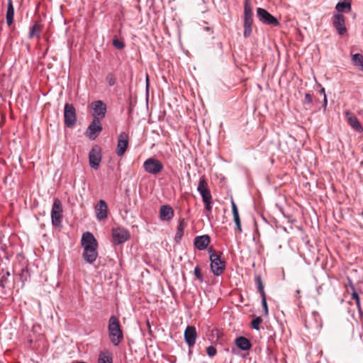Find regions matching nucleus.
<instances>
[{"instance_id": "cd10ccee", "label": "nucleus", "mask_w": 363, "mask_h": 363, "mask_svg": "<svg viewBox=\"0 0 363 363\" xmlns=\"http://www.w3.org/2000/svg\"><path fill=\"white\" fill-rule=\"evenodd\" d=\"M10 277V272L7 269L0 271V288H5V284Z\"/></svg>"}, {"instance_id": "a211bd4d", "label": "nucleus", "mask_w": 363, "mask_h": 363, "mask_svg": "<svg viewBox=\"0 0 363 363\" xmlns=\"http://www.w3.org/2000/svg\"><path fill=\"white\" fill-rule=\"evenodd\" d=\"M345 116L347 121V123L350 125L356 131L362 132L363 128L360 123L359 122L357 117L350 111H345Z\"/></svg>"}, {"instance_id": "bb28decb", "label": "nucleus", "mask_w": 363, "mask_h": 363, "mask_svg": "<svg viewBox=\"0 0 363 363\" xmlns=\"http://www.w3.org/2000/svg\"><path fill=\"white\" fill-rule=\"evenodd\" d=\"M185 228V224L184 220L179 222V225L177 227V230L174 237V240L176 242H179L184 233V230Z\"/></svg>"}, {"instance_id": "7c9ffc66", "label": "nucleus", "mask_w": 363, "mask_h": 363, "mask_svg": "<svg viewBox=\"0 0 363 363\" xmlns=\"http://www.w3.org/2000/svg\"><path fill=\"white\" fill-rule=\"evenodd\" d=\"M255 282L257 285V289L261 296L266 295L264 289V284L262 283V279L260 276H257L255 277Z\"/></svg>"}, {"instance_id": "f257e3e1", "label": "nucleus", "mask_w": 363, "mask_h": 363, "mask_svg": "<svg viewBox=\"0 0 363 363\" xmlns=\"http://www.w3.org/2000/svg\"><path fill=\"white\" fill-rule=\"evenodd\" d=\"M210 242L211 238L206 235V250L209 255L211 271L214 275L219 276L225 269V261L222 258V252L216 250L213 246L208 247Z\"/></svg>"}, {"instance_id": "4be33fe9", "label": "nucleus", "mask_w": 363, "mask_h": 363, "mask_svg": "<svg viewBox=\"0 0 363 363\" xmlns=\"http://www.w3.org/2000/svg\"><path fill=\"white\" fill-rule=\"evenodd\" d=\"M236 345L242 350H249L252 345L248 339L245 337H239L235 340Z\"/></svg>"}, {"instance_id": "1a4fd4ad", "label": "nucleus", "mask_w": 363, "mask_h": 363, "mask_svg": "<svg viewBox=\"0 0 363 363\" xmlns=\"http://www.w3.org/2000/svg\"><path fill=\"white\" fill-rule=\"evenodd\" d=\"M103 128L99 118H94L92 122L88 126L86 136L90 140H94L97 135L101 132Z\"/></svg>"}, {"instance_id": "4c0bfd02", "label": "nucleus", "mask_w": 363, "mask_h": 363, "mask_svg": "<svg viewBox=\"0 0 363 363\" xmlns=\"http://www.w3.org/2000/svg\"><path fill=\"white\" fill-rule=\"evenodd\" d=\"M106 82L109 84V86H113L116 84V79L113 74L109 73L107 74L106 77Z\"/></svg>"}, {"instance_id": "ea45409f", "label": "nucleus", "mask_w": 363, "mask_h": 363, "mask_svg": "<svg viewBox=\"0 0 363 363\" xmlns=\"http://www.w3.org/2000/svg\"><path fill=\"white\" fill-rule=\"evenodd\" d=\"M194 274L196 277V278H198L199 280L202 281L203 279H202L201 272V269L198 267H196L194 268Z\"/></svg>"}, {"instance_id": "58836bf2", "label": "nucleus", "mask_w": 363, "mask_h": 363, "mask_svg": "<svg viewBox=\"0 0 363 363\" xmlns=\"http://www.w3.org/2000/svg\"><path fill=\"white\" fill-rule=\"evenodd\" d=\"M261 296H262V306H263L264 311V315H268V306H267V303L266 295H263Z\"/></svg>"}, {"instance_id": "37998d69", "label": "nucleus", "mask_w": 363, "mask_h": 363, "mask_svg": "<svg viewBox=\"0 0 363 363\" xmlns=\"http://www.w3.org/2000/svg\"><path fill=\"white\" fill-rule=\"evenodd\" d=\"M205 30L208 31V30H210V28L208 27H206Z\"/></svg>"}, {"instance_id": "f8f14e48", "label": "nucleus", "mask_w": 363, "mask_h": 363, "mask_svg": "<svg viewBox=\"0 0 363 363\" xmlns=\"http://www.w3.org/2000/svg\"><path fill=\"white\" fill-rule=\"evenodd\" d=\"M333 24L337 33L342 35L347 32L345 26V18L342 14L336 13L333 16Z\"/></svg>"}, {"instance_id": "e433bc0d", "label": "nucleus", "mask_w": 363, "mask_h": 363, "mask_svg": "<svg viewBox=\"0 0 363 363\" xmlns=\"http://www.w3.org/2000/svg\"><path fill=\"white\" fill-rule=\"evenodd\" d=\"M206 350L208 355L211 357H214L217 353V350L214 346H209L206 349Z\"/></svg>"}, {"instance_id": "72a5a7b5", "label": "nucleus", "mask_w": 363, "mask_h": 363, "mask_svg": "<svg viewBox=\"0 0 363 363\" xmlns=\"http://www.w3.org/2000/svg\"><path fill=\"white\" fill-rule=\"evenodd\" d=\"M352 299L354 301L359 312L362 313V309H361V306H360V300H359V295L357 294V292L354 291L352 294Z\"/></svg>"}, {"instance_id": "9b49d317", "label": "nucleus", "mask_w": 363, "mask_h": 363, "mask_svg": "<svg viewBox=\"0 0 363 363\" xmlns=\"http://www.w3.org/2000/svg\"><path fill=\"white\" fill-rule=\"evenodd\" d=\"M128 145V135L122 132L120 133L118 138V144L116 148V155L119 157L123 155Z\"/></svg>"}, {"instance_id": "393cba45", "label": "nucleus", "mask_w": 363, "mask_h": 363, "mask_svg": "<svg viewBox=\"0 0 363 363\" xmlns=\"http://www.w3.org/2000/svg\"><path fill=\"white\" fill-rule=\"evenodd\" d=\"M41 30H42V26L39 23H35L30 28V33H29V38H32L34 37H37L38 38H40Z\"/></svg>"}, {"instance_id": "79ce46f5", "label": "nucleus", "mask_w": 363, "mask_h": 363, "mask_svg": "<svg viewBox=\"0 0 363 363\" xmlns=\"http://www.w3.org/2000/svg\"><path fill=\"white\" fill-rule=\"evenodd\" d=\"M320 92L323 94L324 96V100H323V107L325 108L326 106H327V103H328V101H327V97H326V94H325V89L324 88H322L321 90H320Z\"/></svg>"}, {"instance_id": "f3484780", "label": "nucleus", "mask_w": 363, "mask_h": 363, "mask_svg": "<svg viewBox=\"0 0 363 363\" xmlns=\"http://www.w3.org/2000/svg\"><path fill=\"white\" fill-rule=\"evenodd\" d=\"M98 247L83 248L82 257L89 264H93L98 257Z\"/></svg>"}, {"instance_id": "c9c22d12", "label": "nucleus", "mask_w": 363, "mask_h": 363, "mask_svg": "<svg viewBox=\"0 0 363 363\" xmlns=\"http://www.w3.org/2000/svg\"><path fill=\"white\" fill-rule=\"evenodd\" d=\"M113 45L114 47L118 50H121L125 47V44L123 42L119 40L118 38H115L113 40Z\"/></svg>"}, {"instance_id": "f03ea898", "label": "nucleus", "mask_w": 363, "mask_h": 363, "mask_svg": "<svg viewBox=\"0 0 363 363\" xmlns=\"http://www.w3.org/2000/svg\"><path fill=\"white\" fill-rule=\"evenodd\" d=\"M108 330L111 342L115 346H118L122 341L123 335L119 320L116 316L112 315L109 318Z\"/></svg>"}, {"instance_id": "4468645a", "label": "nucleus", "mask_w": 363, "mask_h": 363, "mask_svg": "<svg viewBox=\"0 0 363 363\" xmlns=\"http://www.w3.org/2000/svg\"><path fill=\"white\" fill-rule=\"evenodd\" d=\"M94 118H104L106 113V105L101 100L91 103Z\"/></svg>"}, {"instance_id": "9d476101", "label": "nucleus", "mask_w": 363, "mask_h": 363, "mask_svg": "<svg viewBox=\"0 0 363 363\" xmlns=\"http://www.w3.org/2000/svg\"><path fill=\"white\" fill-rule=\"evenodd\" d=\"M306 327L316 330L322 328L321 318L318 312H313L311 317L306 320Z\"/></svg>"}, {"instance_id": "6ab92c4d", "label": "nucleus", "mask_w": 363, "mask_h": 363, "mask_svg": "<svg viewBox=\"0 0 363 363\" xmlns=\"http://www.w3.org/2000/svg\"><path fill=\"white\" fill-rule=\"evenodd\" d=\"M174 210L169 205H163L160 209V218L162 221H169L174 217Z\"/></svg>"}, {"instance_id": "c756f323", "label": "nucleus", "mask_w": 363, "mask_h": 363, "mask_svg": "<svg viewBox=\"0 0 363 363\" xmlns=\"http://www.w3.org/2000/svg\"><path fill=\"white\" fill-rule=\"evenodd\" d=\"M194 244L197 249H199L200 250H204V235L197 236L194 239Z\"/></svg>"}, {"instance_id": "ddd939ff", "label": "nucleus", "mask_w": 363, "mask_h": 363, "mask_svg": "<svg viewBox=\"0 0 363 363\" xmlns=\"http://www.w3.org/2000/svg\"><path fill=\"white\" fill-rule=\"evenodd\" d=\"M96 219L102 221L108 216V206L104 200L101 199L95 206Z\"/></svg>"}, {"instance_id": "412c9836", "label": "nucleus", "mask_w": 363, "mask_h": 363, "mask_svg": "<svg viewBox=\"0 0 363 363\" xmlns=\"http://www.w3.org/2000/svg\"><path fill=\"white\" fill-rule=\"evenodd\" d=\"M231 206H232V213L233 216V220L235 221V223L236 225V228L238 230L239 232H242V228H241V221L238 213V207L234 202V201L231 200Z\"/></svg>"}, {"instance_id": "2eb2a0df", "label": "nucleus", "mask_w": 363, "mask_h": 363, "mask_svg": "<svg viewBox=\"0 0 363 363\" xmlns=\"http://www.w3.org/2000/svg\"><path fill=\"white\" fill-rule=\"evenodd\" d=\"M81 245L83 248L89 247H98V242L94 238V235L90 232H85L83 233Z\"/></svg>"}, {"instance_id": "20e7f679", "label": "nucleus", "mask_w": 363, "mask_h": 363, "mask_svg": "<svg viewBox=\"0 0 363 363\" xmlns=\"http://www.w3.org/2000/svg\"><path fill=\"white\" fill-rule=\"evenodd\" d=\"M62 204L59 199H55L51 210V221L55 227L60 225L62 220Z\"/></svg>"}, {"instance_id": "f704fd0d", "label": "nucleus", "mask_w": 363, "mask_h": 363, "mask_svg": "<svg viewBox=\"0 0 363 363\" xmlns=\"http://www.w3.org/2000/svg\"><path fill=\"white\" fill-rule=\"evenodd\" d=\"M262 322V319L260 317H257L256 318L253 319L251 322V325L252 328L255 330L259 329V325Z\"/></svg>"}, {"instance_id": "39448f33", "label": "nucleus", "mask_w": 363, "mask_h": 363, "mask_svg": "<svg viewBox=\"0 0 363 363\" xmlns=\"http://www.w3.org/2000/svg\"><path fill=\"white\" fill-rule=\"evenodd\" d=\"M65 124L67 127H73L77 123V115L75 108L72 104H65L64 108Z\"/></svg>"}, {"instance_id": "a878e982", "label": "nucleus", "mask_w": 363, "mask_h": 363, "mask_svg": "<svg viewBox=\"0 0 363 363\" xmlns=\"http://www.w3.org/2000/svg\"><path fill=\"white\" fill-rule=\"evenodd\" d=\"M352 60L354 65L363 71V55L359 53L354 54L352 56Z\"/></svg>"}, {"instance_id": "aec40b11", "label": "nucleus", "mask_w": 363, "mask_h": 363, "mask_svg": "<svg viewBox=\"0 0 363 363\" xmlns=\"http://www.w3.org/2000/svg\"><path fill=\"white\" fill-rule=\"evenodd\" d=\"M196 332L193 326H188L184 331V339L189 347L193 346L196 342Z\"/></svg>"}, {"instance_id": "5701e85b", "label": "nucleus", "mask_w": 363, "mask_h": 363, "mask_svg": "<svg viewBox=\"0 0 363 363\" xmlns=\"http://www.w3.org/2000/svg\"><path fill=\"white\" fill-rule=\"evenodd\" d=\"M211 195L210 191L206 187V216L211 221L213 219V216L211 215L210 211L211 210Z\"/></svg>"}, {"instance_id": "2f4dec72", "label": "nucleus", "mask_w": 363, "mask_h": 363, "mask_svg": "<svg viewBox=\"0 0 363 363\" xmlns=\"http://www.w3.org/2000/svg\"><path fill=\"white\" fill-rule=\"evenodd\" d=\"M203 201L204 202V176H202L199 179V184L197 188Z\"/></svg>"}, {"instance_id": "473e14b6", "label": "nucleus", "mask_w": 363, "mask_h": 363, "mask_svg": "<svg viewBox=\"0 0 363 363\" xmlns=\"http://www.w3.org/2000/svg\"><path fill=\"white\" fill-rule=\"evenodd\" d=\"M99 363H112L111 358L104 352L99 354Z\"/></svg>"}, {"instance_id": "423d86ee", "label": "nucleus", "mask_w": 363, "mask_h": 363, "mask_svg": "<svg viewBox=\"0 0 363 363\" xmlns=\"http://www.w3.org/2000/svg\"><path fill=\"white\" fill-rule=\"evenodd\" d=\"M143 167L147 172L157 174L162 170L163 164L160 160L150 157L144 162Z\"/></svg>"}, {"instance_id": "b1692460", "label": "nucleus", "mask_w": 363, "mask_h": 363, "mask_svg": "<svg viewBox=\"0 0 363 363\" xmlns=\"http://www.w3.org/2000/svg\"><path fill=\"white\" fill-rule=\"evenodd\" d=\"M14 17V9L13 6L12 0H8V8L6 11V23L11 26L13 23Z\"/></svg>"}, {"instance_id": "7ed1b4c3", "label": "nucleus", "mask_w": 363, "mask_h": 363, "mask_svg": "<svg viewBox=\"0 0 363 363\" xmlns=\"http://www.w3.org/2000/svg\"><path fill=\"white\" fill-rule=\"evenodd\" d=\"M253 13L250 6V0H245L244 5V36L249 37L252 33V26L253 23Z\"/></svg>"}, {"instance_id": "c85d7f7f", "label": "nucleus", "mask_w": 363, "mask_h": 363, "mask_svg": "<svg viewBox=\"0 0 363 363\" xmlns=\"http://www.w3.org/2000/svg\"><path fill=\"white\" fill-rule=\"evenodd\" d=\"M336 9L338 12L346 10L347 12L351 10V4L350 2H338L336 5Z\"/></svg>"}, {"instance_id": "6e6552de", "label": "nucleus", "mask_w": 363, "mask_h": 363, "mask_svg": "<svg viewBox=\"0 0 363 363\" xmlns=\"http://www.w3.org/2000/svg\"><path fill=\"white\" fill-rule=\"evenodd\" d=\"M257 16L260 21L263 23L272 25L277 26L279 25V21L276 18L271 15L267 10L262 8L257 9Z\"/></svg>"}, {"instance_id": "dca6fc26", "label": "nucleus", "mask_w": 363, "mask_h": 363, "mask_svg": "<svg viewBox=\"0 0 363 363\" xmlns=\"http://www.w3.org/2000/svg\"><path fill=\"white\" fill-rule=\"evenodd\" d=\"M112 235L115 243L121 244L125 242L129 238V234L124 228H118L113 229Z\"/></svg>"}, {"instance_id": "0eeeda50", "label": "nucleus", "mask_w": 363, "mask_h": 363, "mask_svg": "<svg viewBox=\"0 0 363 363\" xmlns=\"http://www.w3.org/2000/svg\"><path fill=\"white\" fill-rule=\"evenodd\" d=\"M101 161V148L99 146H94L89 153V165L94 169H98Z\"/></svg>"}, {"instance_id": "a19ab883", "label": "nucleus", "mask_w": 363, "mask_h": 363, "mask_svg": "<svg viewBox=\"0 0 363 363\" xmlns=\"http://www.w3.org/2000/svg\"><path fill=\"white\" fill-rule=\"evenodd\" d=\"M304 101L306 104H311L313 101L312 96L310 94H306L305 95Z\"/></svg>"}]
</instances>
